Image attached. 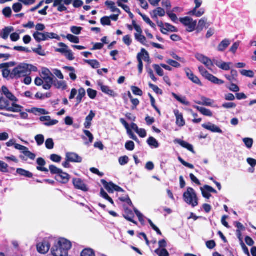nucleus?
<instances>
[{"label":"nucleus","instance_id":"1","mask_svg":"<svg viewBox=\"0 0 256 256\" xmlns=\"http://www.w3.org/2000/svg\"><path fill=\"white\" fill-rule=\"evenodd\" d=\"M72 246V242L69 240L63 238H54L51 253L54 256H68V252Z\"/></svg>","mask_w":256,"mask_h":256},{"label":"nucleus","instance_id":"2","mask_svg":"<svg viewBox=\"0 0 256 256\" xmlns=\"http://www.w3.org/2000/svg\"><path fill=\"white\" fill-rule=\"evenodd\" d=\"M38 68L32 64L20 63L12 70L11 78L18 79L26 75H30L32 72H37Z\"/></svg>","mask_w":256,"mask_h":256},{"label":"nucleus","instance_id":"3","mask_svg":"<svg viewBox=\"0 0 256 256\" xmlns=\"http://www.w3.org/2000/svg\"><path fill=\"white\" fill-rule=\"evenodd\" d=\"M10 100L0 96V110H6L13 112H20L23 107L15 102H10Z\"/></svg>","mask_w":256,"mask_h":256},{"label":"nucleus","instance_id":"4","mask_svg":"<svg viewBox=\"0 0 256 256\" xmlns=\"http://www.w3.org/2000/svg\"><path fill=\"white\" fill-rule=\"evenodd\" d=\"M184 201L192 207L194 208L198 204V198L194 190L190 187L187 188L186 191L184 193Z\"/></svg>","mask_w":256,"mask_h":256},{"label":"nucleus","instance_id":"5","mask_svg":"<svg viewBox=\"0 0 256 256\" xmlns=\"http://www.w3.org/2000/svg\"><path fill=\"white\" fill-rule=\"evenodd\" d=\"M54 242V238L49 237L44 238L42 242L37 244L38 251L42 254H46L52 247L53 243Z\"/></svg>","mask_w":256,"mask_h":256},{"label":"nucleus","instance_id":"6","mask_svg":"<svg viewBox=\"0 0 256 256\" xmlns=\"http://www.w3.org/2000/svg\"><path fill=\"white\" fill-rule=\"evenodd\" d=\"M137 60L138 62V69L140 74H141L143 70V63L142 60L148 62L150 56L148 52L144 48L141 50V52L137 55Z\"/></svg>","mask_w":256,"mask_h":256},{"label":"nucleus","instance_id":"7","mask_svg":"<svg viewBox=\"0 0 256 256\" xmlns=\"http://www.w3.org/2000/svg\"><path fill=\"white\" fill-rule=\"evenodd\" d=\"M180 21L184 26H187L186 30L188 32H192L196 28L197 24L196 20H194L190 17L186 16L183 18H180Z\"/></svg>","mask_w":256,"mask_h":256},{"label":"nucleus","instance_id":"8","mask_svg":"<svg viewBox=\"0 0 256 256\" xmlns=\"http://www.w3.org/2000/svg\"><path fill=\"white\" fill-rule=\"evenodd\" d=\"M72 184L76 189L80 190L84 192L88 190V188L85 180L80 178H74L72 179Z\"/></svg>","mask_w":256,"mask_h":256},{"label":"nucleus","instance_id":"9","mask_svg":"<svg viewBox=\"0 0 256 256\" xmlns=\"http://www.w3.org/2000/svg\"><path fill=\"white\" fill-rule=\"evenodd\" d=\"M2 94L6 96V98L8 99L11 102L16 103L18 101V98L8 90L6 86H2Z\"/></svg>","mask_w":256,"mask_h":256},{"label":"nucleus","instance_id":"10","mask_svg":"<svg viewBox=\"0 0 256 256\" xmlns=\"http://www.w3.org/2000/svg\"><path fill=\"white\" fill-rule=\"evenodd\" d=\"M186 75L190 80L192 82L194 83L198 84L199 86H202V84L198 76H195L191 70L188 68H184Z\"/></svg>","mask_w":256,"mask_h":256},{"label":"nucleus","instance_id":"11","mask_svg":"<svg viewBox=\"0 0 256 256\" xmlns=\"http://www.w3.org/2000/svg\"><path fill=\"white\" fill-rule=\"evenodd\" d=\"M40 120L44 122V124L46 126H51L58 124V121L56 120H52L50 116H42L40 118Z\"/></svg>","mask_w":256,"mask_h":256},{"label":"nucleus","instance_id":"12","mask_svg":"<svg viewBox=\"0 0 256 256\" xmlns=\"http://www.w3.org/2000/svg\"><path fill=\"white\" fill-rule=\"evenodd\" d=\"M66 160L72 162L80 163L82 162V158L74 152H67L66 154Z\"/></svg>","mask_w":256,"mask_h":256},{"label":"nucleus","instance_id":"13","mask_svg":"<svg viewBox=\"0 0 256 256\" xmlns=\"http://www.w3.org/2000/svg\"><path fill=\"white\" fill-rule=\"evenodd\" d=\"M202 127L212 132H217L220 134L222 133V130L220 128L210 122L202 124Z\"/></svg>","mask_w":256,"mask_h":256},{"label":"nucleus","instance_id":"14","mask_svg":"<svg viewBox=\"0 0 256 256\" xmlns=\"http://www.w3.org/2000/svg\"><path fill=\"white\" fill-rule=\"evenodd\" d=\"M214 64L220 68L224 70H228L230 69V66L232 64L230 62H226L222 60H218L216 58L214 59Z\"/></svg>","mask_w":256,"mask_h":256},{"label":"nucleus","instance_id":"15","mask_svg":"<svg viewBox=\"0 0 256 256\" xmlns=\"http://www.w3.org/2000/svg\"><path fill=\"white\" fill-rule=\"evenodd\" d=\"M70 178V176L68 174L64 172L62 170L61 172L56 176V180L62 184H66L69 182Z\"/></svg>","mask_w":256,"mask_h":256},{"label":"nucleus","instance_id":"16","mask_svg":"<svg viewBox=\"0 0 256 256\" xmlns=\"http://www.w3.org/2000/svg\"><path fill=\"white\" fill-rule=\"evenodd\" d=\"M174 114L176 117V124L180 127L183 126L185 125V120L183 118L182 114L178 110H174Z\"/></svg>","mask_w":256,"mask_h":256},{"label":"nucleus","instance_id":"17","mask_svg":"<svg viewBox=\"0 0 256 256\" xmlns=\"http://www.w3.org/2000/svg\"><path fill=\"white\" fill-rule=\"evenodd\" d=\"M166 12L164 9L160 7H158L154 10L151 13L152 18L154 20H158V17H162L165 16Z\"/></svg>","mask_w":256,"mask_h":256},{"label":"nucleus","instance_id":"18","mask_svg":"<svg viewBox=\"0 0 256 256\" xmlns=\"http://www.w3.org/2000/svg\"><path fill=\"white\" fill-rule=\"evenodd\" d=\"M98 86L100 88L101 90L104 93L114 98L116 96V94L114 92L111 90L108 86H104L101 83H98Z\"/></svg>","mask_w":256,"mask_h":256},{"label":"nucleus","instance_id":"19","mask_svg":"<svg viewBox=\"0 0 256 256\" xmlns=\"http://www.w3.org/2000/svg\"><path fill=\"white\" fill-rule=\"evenodd\" d=\"M53 86L56 88L61 90H66L68 86L66 82L64 80H58L57 79L54 80Z\"/></svg>","mask_w":256,"mask_h":256},{"label":"nucleus","instance_id":"20","mask_svg":"<svg viewBox=\"0 0 256 256\" xmlns=\"http://www.w3.org/2000/svg\"><path fill=\"white\" fill-rule=\"evenodd\" d=\"M8 63L0 64V68H4L2 70V74L4 78H8L9 77L11 78L12 71L8 69Z\"/></svg>","mask_w":256,"mask_h":256},{"label":"nucleus","instance_id":"21","mask_svg":"<svg viewBox=\"0 0 256 256\" xmlns=\"http://www.w3.org/2000/svg\"><path fill=\"white\" fill-rule=\"evenodd\" d=\"M174 142L182 146L183 148H186L187 150H190L192 152H194V148H193L192 146V144H188V142H187L185 141H184L182 140H181L180 139H178V138L174 140Z\"/></svg>","mask_w":256,"mask_h":256},{"label":"nucleus","instance_id":"22","mask_svg":"<svg viewBox=\"0 0 256 256\" xmlns=\"http://www.w3.org/2000/svg\"><path fill=\"white\" fill-rule=\"evenodd\" d=\"M43 80L44 83L42 86L43 88L46 90H50L54 84V78L51 76L48 78H45L43 79Z\"/></svg>","mask_w":256,"mask_h":256},{"label":"nucleus","instance_id":"23","mask_svg":"<svg viewBox=\"0 0 256 256\" xmlns=\"http://www.w3.org/2000/svg\"><path fill=\"white\" fill-rule=\"evenodd\" d=\"M33 36L36 40L38 42L46 40V32L42 33L39 32H36L34 33Z\"/></svg>","mask_w":256,"mask_h":256},{"label":"nucleus","instance_id":"24","mask_svg":"<svg viewBox=\"0 0 256 256\" xmlns=\"http://www.w3.org/2000/svg\"><path fill=\"white\" fill-rule=\"evenodd\" d=\"M196 103L200 105L208 106H212V104L214 103V101L206 97L202 96L201 98V101L196 102Z\"/></svg>","mask_w":256,"mask_h":256},{"label":"nucleus","instance_id":"25","mask_svg":"<svg viewBox=\"0 0 256 256\" xmlns=\"http://www.w3.org/2000/svg\"><path fill=\"white\" fill-rule=\"evenodd\" d=\"M14 31V28L12 26L6 27L2 30L1 36L3 39L7 40L10 34Z\"/></svg>","mask_w":256,"mask_h":256},{"label":"nucleus","instance_id":"26","mask_svg":"<svg viewBox=\"0 0 256 256\" xmlns=\"http://www.w3.org/2000/svg\"><path fill=\"white\" fill-rule=\"evenodd\" d=\"M205 12V10L204 8H201L198 10H192L188 12V14L192 16H195L197 18H200L203 16Z\"/></svg>","mask_w":256,"mask_h":256},{"label":"nucleus","instance_id":"27","mask_svg":"<svg viewBox=\"0 0 256 256\" xmlns=\"http://www.w3.org/2000/svg\"><path fill=\"white\" fill-rule=\"evenodd\" d=\"M194 108L196 109L198 111H199L202 114L208 116H212V112L208 109L206 108L203 107H200L199 106H194Z\"/></svg>","mask_w":256,"mask_h":256},{"label":"nucleus","instance_id":"28","mask_svg":"<svg viewBox=\"0 0 256 256\" xmlns=\"http://www.w3.org/2000/svg\"><path fill=\"white\" fill-rule=\"evenodd\" d=\"M102 183L104 185V188L108 191L109 193H112L114 191V184L112 182H106L104 180H101Z\"/></svg>","mask_w":256,"mask_h":256},{"label":"nucleus","instance_id":"29","mask_svg":"<svg viewBox=\"0 0 256 256\" xmlns=\"http://www.w3.org/2000/svg\"><path fill=\"white\" fill-rule=\"evenodd\" d=\"M206 79L218 85H221L224 84V82L222 80L218 79V78H217L215 76H213L210 74H209V75L207 76Z\"/></svg>","mask_w":256,"mask_h":256},{"label":"nucleus","instance_id":"30","mask_svg":"<svg viewBox=\"0 0 256 256\" xmlns=\"http://www.w3.org/2000/svg\"><path fill=\"white\" fill-rule=\"evenodd\" d=\"M230 42L228 39L224 40L218 46V50L220 52L224 51L230 44Z\"/></svg>","mask_w":256,"mask_h":256},{"label":"nucleus","instance_id":"31","mask_svg":"<svg viewBox=\"0 0 256 256\" xmlns=\"http://www.w3.org/2000/svg\"><path fill=\"white\" fill-rule=\"evenodd\" d=\"M63 69L66 72H70L69 76L72 80H75L77 76L76 74V70L74 68L70 66H64Z\"/></svg>","mask_w":256,"mask_h":256},{"label":"nucleus","instance_id":"32","mask_svg":"<svg viewBox=\"0 0 256 256\" xmlns=\"http://www.w3.org/2000/svg\"><path fill=\"white\" fill-rule=\"evenodd\" d=\"M172 96L180 103L187 106L190 105V102L186 100V96H180L174 92L172 93Z\"/></svg>","mask_w":256,"mask_h":256},{"label":"nucleus","instance_id":"33","mask_svg":"<svg viewBox=\"0 0 256 256\" xmlns=\"http://www.w3.org/2000/svg\"><path fill=\"white\" fill-rule=\"evenodd\" d=\"M16 172L19 175L26 178H31L33 176V174L30 172L20 168L16 170Z\"/></svg>","mask_w":256,"mask_h":256},{"label":"nucleus","instance_id":"34","mask_svg":"<svg viewBox=\"0 0 256 256\" xmlns=\"http://www.w3.org/2000/svg\"><path fill=\"white\" fill-rule=\"evenodd\" d=\"M58 45L60 48L56 50V52L64 54L70 50L68 49V46L64 43L60 42L58 43Z\"/></svg>","mask_w":256,"mask_h":256},{"label":"nucleus","instance_id":"35","mask_svg":"<svg viewBox=\"0 0 256 256\" xmlns=\"http://www.w3.org/2000/svg\"><path fill=\"white\" fill-rule=\"evenodd\" d=\"M148 144L152 148H158L160 144L157 140L151 136L147 140Z\"/></svg>","mask_w":256,"mask_h":256},{"label":"nucleus","instance_id":"36","mask_svg":"<svg viewBox=\"0 0 256 256\" xmlns=\"http://www.w3.org/2000/svg\"><path fill=\"white\" fill-rule=\"evenodd\" d=\"M106 4L110 8L112 12H116L118 14H120V10L118 8H116L115 4L114 2L110 1H106Z\"/></svg>","mask_w":256,"mask_h":256},{"label":"nucleus","instance_id":"37","mask_svg":"<svg viewBox=\"0 0 256 256\" xmlns=\"http://www.w3.org/2000/svg\"><path fill=\"white\" fill-rule=\"evenodd\" d=\"M62 38H66L71 42L74 44H78L80 42L79 38L71 34H68L66 36L64 35L62 36Z\"/></svg>","mask_w":256,"mask_h":256},{"label":"nucleus","instance_id":"38","mask_svg":"<svg viewBox=\"0 0 256 256\" xmlns=\"http://www.w3.org/2000/svg\"><path fill=\"white\" fill-rule=\"evenodd\" d=\"M124 217L128 221L132 222L134 224H136V222L133 220V218H134V214L132 211H126L124 214Z\"/></svg>","mask_w":256,"mask_h":256},{"label":"nucleus","instance_id":"39","mask_svg":"<svg viewBox=\"0 0 256 256\" xmlns=\"http://www.w3.org/2000/svg\"><path fill=\"white\" fill-rule=\"evenodd\" d=\"M86 96V90H85L82 88L78 90V94L76 97V101L77 104H80L82 101V98Z\"/></svg>","mask_w":256,"mask_h":256},{"label":"nucleus","instance_id":"40","mask_svg":"<svg viewBox=\"0 0 256 256\" xmlns=\"http://www.w3.org/2000/svg\"><path fill=\"white\" fill-rule=\"evenodd\" d=\"M80 256H96L94 250L90 248L84 250L81 252Z\"/></svg>","mask_w":256,"mask_h":256},{"label":"nucleus","instance_id":"41","mask_svg":"<svg viewBox=\"0 0 256 256\" xmlns=\"http://www.w3.org/2000/svg\"><path fill=\"white\" fill-rule=\"evenodd\" d=\"M154 252L158 256H169L170 254L166 248H157Z\"/></svg>","mask_w":256,"mask_h":256},{"label":"nucleus","instance_id":"42","mask_svg":"<svg viewBox=\"0 0 256 256\" xmlns=\"http://www.w3.org/2000/svg\"><path fill=\"white\" fill-rule=\"evenodd\" d=\"M206 21H207V19L205 18H202V19H200L199 20L198 26L196 28V30L198 31L202 30L206 26Z\"/></svg>","mask_w":256,"mask_h":256},{"label":"nucleus","instance_id":"43","mask_svg":"<svg viewBox=\"0 0 256 256\" xmlns=\"http://www.w3.org/2000/svg\"><path fill=\"white\" fill-rule=\"evenodd\" d=\"M32 112L35 114H48V112L44 108H33Z\"/></svg>","mask_w":256,"mask_h":256},{"label":"nucleus","instance_id":"44","mask_svg":"<svg viewBox=\"0 0 256 256\" xmlns=\"http://www.w3.org/2000/svg\"><path fill=\"white\" fill-rule=\"evenodd\" d=\"M242 141L244 142L245 146L248 149H250L252 148L253 144H254V140L252 138H244L242 139Z\"/></svg>","mask_w":256,"mask_h":256},{"label":"nucleus","instance_id":"45","mask_svg":"<svg viewBox=\"0 0 256 256\" xmlns=\"http://www.w3.org/2000/svg\"><path fill=\"white\" fill-rule=\"evenodd\" d=\"M52 76V74L48 69L46 68H43L42 69L40 76L42 79L44 78H48Z\"/></svg>","mask_w":256,"mask_h":256},{"label":"nucleus","instance_id":"46","mask_svg":"<svg viewBox=\"0 0 256 256\" xmlns=\"http://www.w3.org/2000/svg\"><path fill=\"white\" fill-rule=\"evenodd\" d=\"M46 40H48L50 39H56L58 40H60V36L55 33L46 32Z\"/></svg>","mask_w":256,"mask_h":256},{"label":"nucleus","instance_id":"47","mask_svg":"<svg viewBox=\"0 0 256 256\" xmlns=\"http://www.w3.org/2000/svg\"><path fill=\"white\" fill-rule=\"evenodd\" d=\"M134 36L136 40L138 42H139L143 45H146V38L144 36H142V34H135Z\"/></svg>","mask_w":256,"mask_h":256},{"label":"nucleus","instance_id":"48","mask_svg":"<svg viewBox=\"0 0 256 256\" xmlns=\"http://www.w3.org/2000/svg\"><path fill=\"white\" fill-rule=\"evenodd\" d=\"M195 57L199 62H200L204 64L208 58V57L204 56V54L199 53L196 54L195 55Z\"/></svg>","mask_w":256,"mask_h":256},{"label":"nucleus","instance_id":"49","mask_svg":"<svg viewBox=\"0 0 256 256\" xmlns=\"http://www.w3.org/2000/svg\"><path fill=\"white\" fill-rule=\"evenodd\" d=\"M85 62L94 68H98L100 66V64L96 60H86Z\"/></svg>","mask_w":256,"mask_h":256},{"label":"nucleus","instance_id":"50","mask_svg":"<svg viewBox=\"0 0 256 256\" xmlns=\"http://www.w3.org/2000/svg\"><path fill=\"white\" fill-rule=\"evenodd\" d=\"M240 74L248 78H253L254 76V72L251 70H243L240 71Z\"/></svg>","mask_w":256,"mask_h":256},{"label":"nucleus","instance_id":"51","mask_svg":"<svg viewBox=\"0 0 256 256\" xmlns=\"http://www.w3.org/2000/svg\"><path fill=\"white\" fill-rule=\"evenodd\" d=\"M129 162V158L128 156H120L118 158V162L120 165L124 166L126 164Z\"/></svg>","mask_w":256,"mask_h":256},{"label":"nucleus","instance_id":"52","mask_svg":"<svg viewBox=\"0 0 256 256\" xmlns=\"http://www.w3.org/2000/svg\"><path fill=\"white\" fill-rule=\"evenodd\" d=\"M161 66L158 65V64H154L152 66V67L154 69L156 72V74L160 76H164V70H163L160 67Z\"/></svg>","mask_w":256,"mask_h":256},{"label":"nucleus","instance_id":"53","mask_svg":"<svg viewBox=\"0 0 256 256\" xmlns=\"http://www.w3.org/2000/svg\"><path fill=\"white\" fill-rule=\"evenodd\" d=\"M49 169L52 174H56V176L62 170L61 169L58 168L54 165H50L49 167Z\"/></svg>","mask_w":256,"mask_h":256},{"label":"nucleus","instance_id":"54","mask_svg":"<svg viewBox=\"0 0 256 256\" xmlns=\"http://www.w3.org/2000/svg\"><path fill=\"white\" fill-rule=\"evenodd\" d=\"M35 140L38 146H41L44 144V136L42 134H38L35 136Z\"/></svg>","mask_w":256,"mask_h":256},{"label":"nucleus","instance_id":"55","mask_svg":"<svg viewBox=\"0 0 256 256\" xmlns=\"http://www.w3.org/2000/svg\"><path fill=\"white\" fill-rule=\"evenodd\" d=\"M134 210L136 214L138 217L139 221L142 223V224H144V217L143 216V214L140 212H139L136 208H134Z\"/></svg>","mask_w":256,"mask_h":256},{"label":"nucleus","instance_id":"56","mask_svg":"<svg viewBox=\"0 0 256 256\" xmlns=\"http://www.w3.org/2000/svg\"><path fill=\"white\" fill-rule=\"evenodd\" d=\"M166 63L170 66L176 68H178L181 66V65L180 63L171 59L168 60H166Z\"/></svg>","mask_w":256,"mask_h":256},{"label":"nucleus","instance_id":"57","mask_svg":"<svg viewBox=\"0 0 256 256\" xmlns=\"http://www.w3.org/2000/svg\"><path fill=\"white\" fill-rule=\"evenodd\" d=\"M200 190H204L206 192H208L210 194L211 192L215 193V194L217 193V192L216 191V190H214L213 188H212V186H209L208 185H205V186H204V187L200 188Z\"/></svg>","mask_w":256,"mask_h":256},{"label":"nucleus","instance_id":"58","mask_svg":"<svg viewBox=\"0 0 256 256\" xmlns=\"http://www.w3.org/2000/svg\"><path fill=\"white\" fill-rule=\"evenodd\" d=\"M164 26L166 32H176L178 31L177 28L175 26H172L170 24L166 23L164 24Z\"/></svg>","mask_w":256,"mask_h":256},{"label":"nucleus","instance_id":"59","mask_svg":"<svg viewBox=\"0 0 256 256\" xmlns=\"http://www.w3.org/2000/svg\"><path fill=\"white\" fill-rule=\"evenodd\" d=\"M8 165L4 162L0 160V172L4 173L8 172Z\"/></svg>","mask_w":256,"mask_h":256},{"label":"nucleus","instance_id":"60","mask_svg":"<svg viewBox=\"0 0 256 256\" xmlns=\"http://www.w3.org/2000/svg\"><path fill=\"white\" fill-rule=\"evenodd\" d=\"M131 90L133 94L136 96H142V91L138 87L132 86Z\"/></svg>","mask_w":256,"mask_h":256},{"label":"nucleus","instance_id":"61","mask_svg":"<svg viewBox=\"0 0 256 256\" xmlns=\"http://www.w3.org/2000/svg\"><path fill=\"white\" fill-rule=\"evenodd\" d=\"M149 86L157 94H162V91L156 86L149 83Z\"/></svg>","mask_w":256,"mask_h":256},{"label":"nucleus","instance_id":"62","mask_svg":"<svg viewBox=\"0 0 256 256\" xmlns=\"http://www.w3.org/2000/svg\"><path fill=\"white\" fill-rule=\"evenodd\" d=\"M88 95L91 99H94L96 96L97 92L96 90L92 88H88L87 90Z\"/></svg>","mask_w":256,"mask_h":256},{"label":"nucleus","instance_id":"63","mask_svg":"<svg viewBox=\"0 0 256 256\" xmlns=\"http://www.w3.org/2000/svg\"><path fill=\"white\" fill-rule=\"evenodd\" d=\"M12 13V9L10 7H6L2 10L3 14L6 18H10Z\"/></svg>","mask_w":256,"mask_h":256},{"label":"nucleus","instance_id":"64","mask_svg":"<svg viewBox=\"0 0 256 256\" xmlns=\"http://www.w3.org/2000/svg\"><path fill=\"white\" fill-rule=\"evenodd\" d=\"M198 70L200 74L206 78L210 74V73L202 66H200L198 67Z\"/></svg>","mask_w":256,"mask_h":256}]
</instances>
